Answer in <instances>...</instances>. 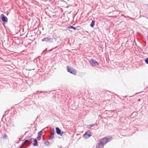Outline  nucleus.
<instances>
[{"label": "nucleus", "instance_id": "obj_20", "mask_svg": "<svg viewBox=\"0 0 148 148\" xmlns=\"http://www.w3.org/2000/svg\"><path fill=\"white\" fill-rule=\"evenodd\" d=\"M46 143H49V142H46Z\"/></svg>", "mask_w": 148, "mask_h": 148}, {"label": "nucleus", "instance_id": "obj_7", "mask_svg": "<svg viewBox=\"0 0 148 148\" xmlns=\"http://www.w3.org/2000/svg\"><path fill=\"white\" fill-rule=\"evenodd\" d=\"M1 16L2 17L1 19L2 21L4 22H7L8 21V18L7 17L3 14H2L1 15Z\"/></svg>", "mask_w": 148, "mask_h": 148}, {"label": "nucleus", "instance_id": "obj_8", "mask_svg": "<svg viewBox=\"0 0 148 148\" xmlns=\"http://www.w3.org/2000/svg\"><path fill=\"white\" fill-rule=\"evenodd\" d=\"M90 136V132H87L84 134V137L86 139H87Z\"/></svg>", "mask_w": 148, "mask_h": 148}, {"label": "nucleus", "instance_id": "obj_14", "mask_svg": "<svg viewBox=\"0 0 148 148\" xmlns=\"http://www.w3.org/2000/svg\"><path fill=\"white\" fill-rule=\"evenodd\" d=\"M145 62L147 64H148V58L145 59Z\"/></svg>", "mask_w": 148, "mask_h": 148}, {"label": "nucleus", "instance_id": "obj_2", "mask_svg": "<svg viewBox=\"0 0 148 148\" xmlns=\"http://www.w3.org/2000/svg\"><path fill=\"white\" fill-rule=\"evenodd\" d=\"M32 139H29L26 140L22 144L21 146V147H25L28 145L31 142Z\"/></svg>", "mask_w": 148, "mask_h": 148}, {"label": "nucleus", "instance_id": "obj_1", "mask_svg": "<svg viewBox=\"0 0 148 148\" xmlns=\"http://www.w3.org/2000/svg\"><path fill=\"white\" fill-rule=\"evenodd\" d=\"M112 137H105L100 140L96 145V148H103L104 145L111 140Z\"/></svg>", "mask_w": 148, "mask_h": 148}, {"label": "nucleus", "instance_id": "obj_19", "mask_svg": "<svg viewBox=\"0 0 148 148\" xmlns=\"http://www.w3.org/2000/svg\"><path fill=\"white\" fill-rule=\"evenodd\" d=\"M147 40H148V36H147Z\"/></svg>", "mask_w": 148, "mask_h": 148}, {"label": "nucleus", "instance_id": "obj_15", "mask_svg": "<svg viewBox=\"0 0 148 148\" xmlns=\"http://www.w3.org/2000/svg\"><path fill=\"white\" fill-rule=\"evenodd\" d=\"M45 128H43V130H41V131H40L39 132H38V133H39V134H41H41H42V131H43V130L45 129Z\"/></svg>", "mask_w": 148, "mask_h": 148}, {"label": "nucleus", "instance_id": "obj_4", "mask_svg": "<svg viewBox=\"0 0 148 148\" xmlns=\"http://www.w3.org/2000/svg\"><path fill=\"white\" fill-rule=\"evenodd\" d=\"M53 39L50 37H47L44 38L42 39V41L43 42L45 41L49 42H53Z\"/></svg>", "mask_w": 148, "mask_h": 148}, {"label": "nucleus", "instance_id": "obj_5", "mask_svg": "<svg viewBox=\"0 0 148 148\" xmlns=\"http://www.w3.org/2000/svg\"><path fill=\"white\" fill-rule=\"evenodd\" d=\"M90 63L91 65L92 66H95L96 65H99V64L95 60L93 59H91L90 61Z\"/></svg>", "mask_w": 148, "mask_h": 148}, {"label": "nucleus", "instance_id": "obj_13", "mask_svg": "<svg viewBox=\"0 0 148 148\" xmlns=\"http://www.w3.org/2000/svg\"><path fill=\"white\" fill-rule=\"evenodd\" d=\"M68 28H69V29H72L75 30H76V28H75V27H74L73 26H69L68 27Z\"/></svg>", "mask_w": 148, "mask_h": 148}, {"label": "nucleus", "instance_id": "obj_11", "mask_svg": "<svg viewBox=\"0 0 148 148\" xmlns=\"http://www.w3.org/2000/svg\"><path fill=\"white\" fill-rule=\"evenodd\" d=\"M7 137H8V136H7V135L5 134H4L3 135L2 138L3 139H5L7 138Z\"/></svg>", "mask_w": 148, "mask_h": 148}, {"label": "nucleus", "instance_id": "obj_16", "mask_svg": "<svg viewBox=\"0 0 148 148\" xmlns=\"http://www.w3.org/2000/svg\"><path fill=\"white\" fill-rule=\"evenodd\" d=\"M94 125V124H91V125H90L89 126H88V127L89 128H91L92 127V126H93Z\"/></svg>", "mask_w": 148, "mask_h": 148}, {"label": "nucleus", "instance_id": "obj_12", "mask_svg": "<svg viewBox=\"0 0 148 148\" xmlns=\"http://www.w3.org/2000/svg\"><path fill=\"white\" fill-rule=\"evenodd\" d=\"M95 21H92L91 24H90V26L91 27H93L94 25H95Z\"/></svg>", "mask_w": 148, "mask_h": 148}, {"label": "nucleus", "instance_id": "obj_17", "mask_svg": "<svg viewBox=\"0 0 148 148\" xmlns=\"http://www.w3.org/2000/svg\"><path fill=\"white\" fill-rule=\"evenodd\" d=\"M37 139L38 140H40L41 139V136H38L37 137Z\"/></svg>", "mask_w": 148, "mask_h": 148}, {"label": "nucleus", "instance_id": "obj_9", "mask_svg": "<svg viewBox=\"0 0 148 148\" xmlns=\"http://www.w3.org/2000/svg\"><path fill=\"white\" fill-rule=\"evenodd\" d=\"M55 133L54 129H53L52 131L51 132V136H50V138L51 139H52L54 138V134Z\"/></svg>", "mask_w": 148, "mask_h": 148}, {"label": "nucleus", "instance_id": "obj_6", "mask_svg": "<svg viewBox=\"0 0 148 148\" xmlns=\"http://www.w3.org/2000/svg\"><path fill=\"white\" fill-rule=\"evenodd\" d=\"M56 133L58 134H59L60 135L62 136V134H64V132L63 131H61V130L58 127H56Z\"/></svg>", "mask_w": 148, "mask_h": 148}, {"label": "nucleus", "instance_id": "obj_3", "mask_svg": "<svg viewBox=\"0 0 148 148\" xmlns=\"http://www.w3.org/2000/svg\"><path fill=\"white\" fill-rule=\"evenodd\" d=\"M67 70L68 72H70L71 73L73 74L74 75H76V71L74 69H73V68H70L68 66H67Z\"/></svg>", "mask_w": 148, "mask_h": 148}, {"label": "nucleus", "instance_id": "obj_10", "mask_svg": "<svg viewBox=\"0 0 148 148\" xmlns=\"http://www.w3.org/2000/svg\"><path fill=\"white\" fill-rule=\"evenodd\" d=\"M34 143L33 144L34 146H36L38 145L37 141L36 139H34Z\"/></svg>", "mask_w": 148, "mask_h": 148}, {"label": "nucleus", "instance_id": "obj_18", "mask_svg": "<svg viewBox=\"0 0 148 148\" xmlns=\"http://www.w3.org/2000/svg\"><path fill=\"white\" fill-rule=\"evenodd\" d=\"M41 135L40 134H39V133H38V136H41Z\"/></svg>", "mask_w": 148, "mask_h": 148}]
</instances>
